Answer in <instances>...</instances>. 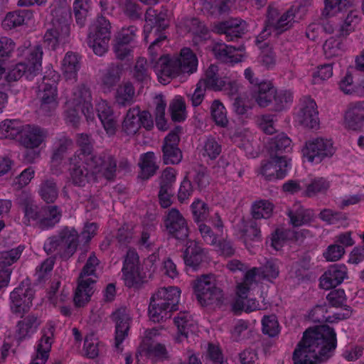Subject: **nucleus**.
<instances>
[{"mask_svg": "<svg viewBox=\"0 0 364 364\" xmlns=\"http://www.w3.org/2000/svg\"><path fill=\"white\" fill-rule=\"evenodd\" d=\"M336 344V334L333 328L328 325L309 328L293 353L294 363L319 364L331 355Z\"/></svg>", "mask_w": 364, "mask_h": 364, "instance_id": "obj_1", "label": "nucleus"}, {"mask_svg": "<svg viewBox=\"0 0 364 364\" xmlns=\"http://www.w3.org/2000/svg\"><path fill=\"white\" fill-rule=\"evenodd\" d=\"M167 16V9L158 12L155 9L149 8L145 14L146 23L144 27V40L148 42V39L150 36L154 38L153 41L149 47V52L151 55L150 61L151 63L153 64L154 70V65L160 58H157V51L155 50V47L157 46L160 42L166 38L163 31L168 26Z\"/></svg>", "mask_w": 364, "mask_h": 364, "instance_id": "obj_2", "label": "nucleus"}, {"mask_svg": "<svg viewBox=\"0 0 364 364\" xmlns=\"http://www.w3.org/2000/svg\"><path fill=\"white\" fill-rule=\"evenodd\" d=\"M198 67V58L189 48H183L178 56L170 58L161 56L154 65L155 71L165 76L176 77L181 73H193Z\"/></svg>", "mask_w": 364, "mask_h": 364, "instance_id": "obj_3", "label": "nucleus"}, {"mask_svg": "<svg viewBox=\"0 0 364 364\" xmlns=\"http://www.w3.org/2000/svg\"><path fill=\"white\" fill-rule=\"evenodd\" d=\"M181 291L178 287L161 288L150 299L149 316L154 322L166 319L168 313L178 309Z\"/></svg>", "mask_w": 364, "mask_h": 364, "instance_id": "obj_4", "label": "nucleus"}, {"mask_svg": "<svg viewBox=\"0 0 364 364\" xmlns=\"http://www.w3.org/2000/svg\"><path fill=\"white\" fill-rule=\"evenodd\" d=\"M80 242V235L72 227L65 226L58 234L48 238L44 250L48 254L55 253L63 259H68L76 252Z\"/></svg>", "mask_w": 364, "mask_h": 364, "instance_id": "obj_5", "label": "nucleus"}, {"mask_svg": "<svg viewBox=\"0 0 364 364\" xmlns=\"http://www.w3.org/2000/svg\"><path fill=\"white\" fill-rule=\"evenodd\" d=\"M251 96L260 107L274 105V110L280 111L292 101V93L287 90L278 92L269 81H262L251 87Z\"/></svg>", "mask_w": 364, "mask_h": 364, "instance_id": "obj_6", "label": "nucleus"}, {"mask_svg": "<svg viewBox=\"0 0 364 364\" xmlns=\"http://www.w3.org/2000/svg\"><path fill=\"white\" fill-rule=\"evenodd\" d=\"M100 261L95 253L92 252L83 267L78 278V285L74 296V302L76 306L82 307L90 300L94 293V284L95 280L89 276H95L96 267Z\"/></svg>", "mask_w": 364, "mask_h": 364, "instance_id": "obj_7", "label": "nucleus"}, {"mask_svg": "<svg viewBox=\"0 0 364 364\" xmlns=\"http://www.w3.org/2000/svg\"><path fill=\"white\" fill-rule=\"evenodd\" d=\"M194 294L202 306H220L225 298L223 291L215 283L212 274H203L191 282Z\"/></svg>", "mask_w": 364, "mask_h": 364, "instance_id": "obj_8", "label": "nucleus"}, {"mask_svg": "<svg viewBox=\"0 0 364 364\" xmlns=\"http://www.w3.org/2000/svg\"><path fill=\"white\" fill-rule=\"evenodd\" d=\"M52 20V27L44 35V43L52 50L59 44L68 42L70 33V13L65 9L55 10Z\"/></svg>", "mask_w": 364, "mask_h": 364, "instance_id": "obj_9", "label": "nucleus"}, {"mask_svg": "<svg viewBox=\"0 0 364 364\" xmlns=\"http://www.w3.org/2000/svg\"><path fill=\"white\" fill-rule=\"evenodd\" d=\"M43 51L41 46H36L28 50V63H19L9 70L5 81L10 83L18 80L23 75L27 78L36 75L41 68Z\"/></svg>", "mask_w": 364, "mask_h": 364, "instance_id": "obj_10", "label": "nucleus"}, {"mask_svg": "<svg viewBox=\"0 0 364 364\" xmlns=\"http://www.w3.org/2000/svg\"><path fill=\"white\" fill-rule=\"evenodd\" d=\"M90 162L80 158L68 159V171L72 183L79 187H84L95 178L94 169Z\"/></svg>", "mask_w": 364, "mask_h": 364, "instance_id": "obj_11", "label": "nucleus"}, {"mask_svg": "<svg viewBox=\"0 0 364 364\" xmlns=\"http://www.w3.org/2000/svg\"><path fill=\"white\" fill-rule=\"evenodd\" d=\"M92 97L90 87L82 83L75 86L68 97L66 106L77 107L81 109L82 113L86 119L94 118V109L92 103Z\"/></svg>", "mask_w": 364, "mask_h": 364, "instance_id": "obj_12", "label": "nucleus"}, {"mask_svg": "<svg viewBox=\"0 0 364 364\" xmlns=\"http://www.w3.org/2000/svg\"><path fill=\"white\" fill-rule=\"evenodd\" d=\"M34 291L28 281H23L11 292V309L13 313L21 314L26 312L32 305Z\"/></svg>", "mask_w": 364, "mask_h": 364, "instance_id": "obj_13", "label": "nucleus"}, {"mask_svg": "<svg viewBox=\"0 0 364 364\" xmlns=\"http://www.w3.org/2000/svg\"><path fill=\"white\" fill-rule=\"evenodd\" d=\"M164 225L168 234L176 240H184L188 237L187 222L178 209L171 208L168 210Z\"/></svg>", "mask_w": 364, "mask_h": 364, "instance_id": "obj_14", "label": "nucleus"}, {"mask_svg": "<svg viewBox=\"0 0 364 364\" xmlns=\"http://www.w3.org/2000/svg\"><path fill=\"white\" fill-rule=\"evenodd\" d=\"M176 180V171L171 167L166 168L159 178V191L158 194L161 206L164 208L169 207L173 196V186Z\"/></svg>", "mask_w": 364, "mask_h": 364, "instance_id": "obj_15", "label": "nucleus"}, {"mask_svg": "<svg viewBox=\"0 0 364 364\" xmlns=\"http://www.w3.org/2000/svg\"><path fill=\"white\" fill-rule=\"evenodd\" d=\"M334 153L333 144L330 140L316 139L306 144L304 155L308 161L318 164L326 157H331Z\"/></svg>", "mask_w": 364, "mask_h": 364, "instance_id": "obj_16", "label": "nucleus"}, {"mask_svg": "<svg viewBox=\"0 0 364 364\" xmlns=\"http://www.w3.org/2000/svg\"><path fill=\"white\" fill-rule=\"evenodd\" d=\"M246 22L238 18H230L215 23L212 31L218 34L225 36L227 41H233L240 38L245 33Z\"/></svg>", "mask_w": 364, "mask_h": 364, "instance_id": "obj_17", "label": "nucleus"}, {"mask_svg": "<svg viewBox=\"0 0 364 364\" xmlns=\"http://www.w3.org/2000/svg\"><path fill=\"white\" fill-rule=\"evenodd\" d=\"M90 164L95 173H102L108 181L114 180L117 165L114 156L112 154L105 152L97 154Z\"/></svg>", "mask_w": 364, "mask_h": 364, "instance_id": "obj_18", "label": "nucleus"}, {"mask_svg": "<svg viewBox=\"0 0 364 364\" xmlns=\"http://www.w3.org/2000/svg\"><path fill=\"white\" fill-rule=\"evenodd\" d=\"M276 14V10L269 9L267 23L259 34V38H263L269 36L272 29L276 31L277 33H281L292 26L294 15L291 10L283 14L277 21L274 18V15Z\"/></svg>", "mask_w": 364, "mask_h": 364, "instance_id": "obj_19", "label": "nucleus"}, {"mask_svg": "<svg viewBox=\"0 0 364 364\" xmlns=\"http://www.w3.org/2000/svg\"><path fill=\"white\" fill-rule=\"evenodd\" d=\"M299 122L309 129H317L319 127L318 112L316 102L309 97H305L301 101L298 114Z\"/></svg>", "mask_w": 364, "mask_h": 364, "instance_id": "obj_20", "label": "nucleus"}, {"mask_svg": "<svg viewBox=\"0 0 364 364\" xmlns=\"http://www.w3.org/2000/svg\"><path fill=\"white\" fill-rule=\"evenodd\" d=\"M47 136L45 129L35 124H25L19 141L26 148L34 149L45 141Z\"/></svg>", "mask_w": 364, "mask_h": 364, "instance_id": "obj_21", "label": "nucleus"}, {"mask_svg": "<svg viewBox=\"0 0 364 364\" xmlns=\"http://www.w3.org/2000/svg\"><path fill=\"white\" fill-rule=\"evenodd\" d=\"M289 162L287 157H270L261 166V174L269 181L283 178L287 172Z\"/></svg>", "mask_w": 364, "mask_h": 364, "instance_id": "obj_22", "label": "nucleus"}, {"mask_svg": "<svg viewBox=\"0 0 364 364\" xmlns=\"http://www.w3.org/2000/svg\"><path fill=\"white\" fill-rule=\"evenodd\" d=\"M55 327L52 324L47 325L42 330V337L36 349V355L31 364H46L53 342Z\"/></svg>", "mask_w": 364, "mask_h": 364, "instance_id": "obj_23", "label": "nucleus"}, {"mask_svg": "<svg viewBox=\"0 0 364 364\" xmlns=\"http://www.w3.org/2000/svg\"><path fill=\"white\" fill-rule=\"evenodd\" d=\"M111 318L115 323V346L119 348V345L128 336L131 317L127 309L122 307L113 312Z\"/></svg>", "mask_w": 364, "mask_h": 364, "instance_id": "obj_24", "label": "nucleus"}, {"mask_svg": "<svg viewBox=\"0 0 364 364\" xmlns=\"http://www.w3.org/2000/svg\"><path fill=\"white\" fill-rule=\"evenodd\" d=\"M180 137L175 134H168L162 146L163 161L165 164H178L182 159V152L178 145Z\"/></svg>", "mask_w": 364, "mask_h": 364, "instance_id": "obj_25", "label": "nucleus"}, {"mask_svg": "<svg viewBox=\"0 0 364 364\" xmlns=\"http://www.w3.org/2000/svg\"><path fill=\"white\" fill-rule=\"evenodd\" d=\"M346 127L354 131L364 125V101L350 103L345 113Z\"/></svg>", "mask_w": 364, "mask_h": 364, "instance_id": "obj_26", "label": "nucleus"}, {"mask_svg": "<svg viewBox=\"0 0 364 364\" xmlns=\"http://www.w3.org/2000/svg\"><path fill=\"white\" fill-rule=\"evenodd\" d=\"M97 116L109 136H114L118 128V121L112 109L106 101H101L96 106Z\"/></svg>", "mask_w": 364, "mask_h": 364, "instance_id": "obj_27", "label": "nucleus"}, {"mask_svg": "<svg viewBox=\"0 0 364 364\" xmlns=\"http://www.w3.org/2000/svg\"><path fill=\"white\" fill-rule=\"evenodd\" d=\"M347 275L345 265L331 266L321 277L320 286L325 289L334 288L342 283Z\"/></svg>", "mask_w": 364, "mask_h": 364, "instance_id": "obj_28", "label": "nucleus"}, {"mask_svg": "<svg viewBox=\"0 0 364 364\" xmlns=\"http://www.w3.org/2000/svg\"><path fill=\"white\" fill-rule=\"evenodd\" d=\"M204 257L205 250L198 242L195 240L186 242L183 255L186 266L196 269L203 262Z\"/></svg>", "mask_w": 364, "mask_h": 364, "instance_id": "obj_29", "label": "nucleus"}, {"mask_svg": "<svg viewBox=\"0 0 364 364\" xmlns=\"http://www.w3.org/2000/svg\"><path fill=\"white\" fill-rule=\"evenodd\" d=\"M241 223L242 226L240 228V232L246 245L252 246V243H258L262 241L260 227L257 220L252 218L247 220L242 219Z\"/></svg>", "mask_w": 364, "mask_h": 364, "instance_id": "obj_30", "label": "nucleus"}, {"mask_svg": "<svg viewBox=\"0 0 364 364\" xmlns=\"http://www.w3.org/2000/svg\"><path fill=\"white\" fill-rule=\"evenodd\" d=\"M290 223L299 227L311 223L314 219V213L311 209L305 208L300 203H294L287 211Z\"/></svg>", "mask_w": 364, "mask_h": 364, "instance_id": "obj_31", "label": "nucleus"}, {"mask_svg": "<svg viewBox=\"0 0 364 364\" xmlns=\"http://www.w3.org/2000/svg\"><path fill=\"white\" fill-rule=\"evenodd\" d=\"M62 218V211L58 205H45L41 208V218L37 225L42 230L53 228Z\"/></svg>", "mask_w": 364, "mask_h": 364, "instance_id": "obj_32", "label": "nucleus"}, {"mask_svg": "<svg viewBox=\"0 0 364 364\" xmlns=\"http://www.w3.org/2000/svg\"><path fill=\"white\" fill-rule=\"evenodd\" d=\"M76 144L78 149L70 157L80 158L90 162L97 155L94 153L93 142L90 135L78 134Z\"/></svg>", "mask_w": 364, "mask_h": 364, "instance_id": "obj_33", "label": "nucleus"}, {"mask_svg": "<svg viewBox=\"0 0 364 364\" xmlns=\"http://www.w3.org/2000/svg\"><path fill=\"white\" fill-rule=\"evenodd\" d=\"M291 139L284 133L272 138L268 144L269 157H287L283 154L291 151Z\"/></svg>", "mask_w": 364, "mask_h": 364, "instance_id": "obj_34", "label": "nucleus"}, {"mask_svg": "<svg viewBox=\"0 0 364 364\" xmlns=\"http://www.w3.org/2000/svg\"><path fill=\"white\" fill-rule=\"evenodd\" d=\"M41 321L34 314H28L23 319L19 321L16 325L15 338L21 342L29 337L40 325Z\"/></svg>", "mask_w": 364, "mask_h": 364, "instance_id": "obj_35", "label": "nucleus"}, {"mask_svg": "<svg viewBox=\"0 0 364 364\" xmlns=\"http://www.w3.org/2000/svg\"><path fill=\"white\" fill-rule=\"evenodd\" d=\"M38 193L44 202L53 203L59 194L56 179L52 177H45L39 185Z\"/></svg>", "mask_w": 364, "mask_h": 364, "instance_id": "obj_36", "label": "nucleus"}, {"mask_svg": "<svg viewBox=\"0 0 364 364\" xmlns=\"http://www.w3.org/2000/svg\"><path fill=\"white\" fill-rule=\"evenodd\" d=\"M245 50L243 46H239L236 48L232 46H227L223 43H218L214 46L213 51L215 57L224 62L238 63L241 61V55L235 54V51H242Z\"/></svg>", "mask_w": 364, "mask_h": 364, "instance_id": "obj_37", "label": "nucleus"}, {"mask_svg": "<svg viewBox=\"0 0 364 364\" xmlns=\"http://www.w3.org/2000/svg\"><path fill=\"white\" fill-rule=\"evenodd\" d=\"M80 58L76 53L68 52L63 60V74L67 80H76L80 68Z\"/></svg>", "mask_w": 364, "mask_h": 364, "instance_id": "obj_38", "label": "nucleus"}, {"mask_svg": "<svg viewBox=\"0 0 364 364\" xmlns=\"http://www.w3.org/2000/svg\"><path fill=\"white\" fill-rule=\"evenodd\" d=\"M135 88L132 82H125L118 86L114 94L115 102L119 107L129 106L134 102Z\"/></svg>", "mask_w": 364, "mask_h": 364, "instance_id": "obj_39", "label": "nucleus"}, {"mask_svg": "<svg viewBox=\"0 0 364 364\" xmlns=\"http://www.w3.org/2000/svg\"><path fill=\"white\" fill-rule=\"evenodd\" d=\"M23 128L24 125L20 121L4 120L0 124V137L19 141Z\"/></svg>", "mask_w": 364, "mask_h": 364, "instance_id": "obj_40", "label": "nucleus"}, {"mask_svg": "<svg viewBox=\"0 0 364 364\" xmlns=\"http://www.w3.org/2000/svg\"><path fill=\"white\" fill-rule=\"evenodd\" d=\"M125 285L129 288L139 289L147 282L145 272L141 270L140 266L134 269L122 270Z\"/></svg>", "mask_w": 364, "mask_h": 364, "instance_id": "obj_41", "label": "nucleus"}, {"mask_svg": "<svg viewBox=\"0 0 364 364\" xmlns=\"http://www.w3.org/2000/svg\"><path fill=\"white\" fill-rule=\"evenodd\" d=\"M139 114V107L130 108L127 111L122 123V131L127 135H134L140 129Z\"/></svg>", "mask_w": 364, "mask_h": 364, "instance_id": "obj_42", "label": "nucleus"}, {"mask_svg": "<svg viewBox=\"0 0 364 364\" xmlns=\"http://www.w3.org/2000/svg\"><path fill=\"white\" fill-rule=\"evenodd\" d=\"M203 84L205 87L215 91L222 90L227 85L226 82L219 77L218 68L214 64H211L207 69Z\"/></svg>", "mask_w": 364, "mask_h": 364, "instance_id": "obj_43", "label": "nucleus"}, {"mask_svg": "<svg viewBox=\"0 0 364 364\" xmlns=\"http://www.w3.org/2000/svg\"><path fill=\"white\" fill-rule=\"evenodd\" d=\"M174 323L177 326L178 333L185 337H188L189 333H193L197 329L194 320L186 312H180L174 318Z\"/></svg>", "mask_w": 364, "mask_h": 364, "instance_id": "obj_44", "label": "nucleus"}, {"mask_svg": "<svg viewBox=\"0 0 364 364\" xmlns=\"http://www.w3.org/2000/svg\"><path fill=\"white\" fill-rule=\"evenodd\" d=\"M139 164L141 168L139 177L144 180L154 176L159 168L156 164V157L154 152H147L143 154Z\"/></svg>", "mask_w": 364, "mask_h": 364, "instance_id": "obj_45", "label": "nucleus"}, {"mask_svg": "<svg viewBox=\"0 0 364 364\" xmlns=\"http://www.w3.org/2000/svg\"><path fill=\"white\" fill-rule=\"evenodd\" d=\"M274 205L267 200L255 201L251 207V215L255 220L268 219L273 213Z\"/></svg>", "mask_w": 364, "mask_h": 364, "instance_id": "obj_46", "label": "nucleus"}, {"mask_svg": "<svg viewBox=\"0 0 364 364\" xmlns=\"http://www.w3.org/2000/svg\"><path fill=\"white\" fill-rule=\"evenodd\" d=\"M90 0H75L73 10L76 23L80 27L85 26L90 10Z\"/></svg>", "mask_w": 364, "mask_h": 364, "instance_id": "obj_47", "label": "nucleus"}, {"mask_svg": "<svg viewBox=\"0 0 364 364\" xmlns=\"http://www.w3.org/2000/svg\"><path fill=\"white\" fill-rule=\"evenodd\" d=\"M73 145V141L67 136H61L55 141L51 156V162L58 165L63 159L69 148Z\"/></svg>", "mask_w": 364, "mask_h": 364, "instance_id": "obj_48", "label": "nucleus"}, {"mask_svg": "<svg viewBox=\"0 0 364 364\" xmlns=\"http://www.w3.org/2000/svg\"><path fill=\"white\" fill-rule=\"evenodd\" d=\"M88 36L94 38H104L109 39L111 38V24L109 20L105 16H100L97 18L93 28L90 31Z\"/></svg>", "mask_w": 364, "mask_h": 364, "instance_id": "obj_49", "label": "nucleus"}, {"mask_svg": "<svg viewBox=\"0 0 364 364\" xmlns=\"http://www.w3.org/2000/svg\"><path fill=\"white\" fill-rule=\"evenodd\" d=\"M330 188V182L324 178H317L306 186L303 195L306 197H314L318 193H326Z\"/></svg>", "mask_w": 364, "mask_h": 364, "instance_id": "obj_50", "label": "nucleus"}, {"mask_svg": "<svg viewBox=\"0 0 364 364\" xmlns=\"http://www.w3.org/2000/svg\"><path fill=\"white\" fill-rule=\"evenodd\" d=\"M122 70L121 64H112L102 77V84L108 88L115 86L121 79Z\"/></svg>", "mask_w": 364, "mask_h": 364, "instance_id": "obj_51", "label": "nucleus"}, {"mask_svg": "<svg viewBox=\"0 0 364 364\" xmlns=\"http://www.w3.org/2000/svg\"><path fill=\"white\" fill-rule=\"evenodd\" d=\"M146 357L153 362L163 361L168 359V352L161 343L149 344L144 350Z\"/></svg>", "mask_w": 364, "mask_h": 364, "instance_id": "obj_52", "label": "nucleus"}, {"mask_svg": "<svg viewBox=\"0 0 364 364\" xmlns=\"http://www.w3.org/2000/svg\"><path fill=\"white\" fill-rule=\"evenodd\" d=\"M229 6L225 0H203V11L212 16H220L229 11Z\"/></svg>", "mask_w": 364, "mask_h": 364, "instance_id": "obj_53", "label": "nucleus"}, {"mask_svg": "<svg viewBox=\"0 0 364 364\" xmlns=\"http://www.w3.org/2000/svg\"><path fill=\"white\" fill-rule=\"evenodd\" d=\"M28 11H18L10 12L6 14L2 21V26L6 30H11L24 23L25 18L28 15Z\"/></svg>", "mask_w": 364, "mask_h": 364, "instance_id": "obj_54", "label": "nucleus"}, {"mask_svg": "<svg viewBox=\"0 0 364 364\" xmlns=\"http://www.w3.org/2000/svg\"><path fill=\"white\" fill-rule=\"evenodd\" d=\"M191 209L193 219L196 223L205 221L209 215L208 205L200 199H196L191 204Z\"/></svg>", "mask_w": 364, "mask_h": 364, "instance_id": "obj_55", "label": "nucleus"}, {"mask_svg": "<svg viewBox=\"0 0 364 364\" xmlns=\"http://www.w3.org/2000/svg\"><path fill=\"white\" fill-rule=\"evenodd\" d=\"M51 96L58 97L56 80L44 76L42 83L39 85L38 97L40 100H45Z\"/></svg>", "mask_w": 364, "mask_h": 364, "instance_id": "obj_56", "label": "nucleus"}, {"mask_svg": "<svg viewBox=\"0 0 364 364\" xmlns=\"http://www.w3.org/2000/svg\"><path fill=\"white\" fill-rule=\"evenodd\" d=\"M211 116L215 124L225 127L228 124L225 108L219 100H214L210 107Z\"/></svg>", "mask_w": 364, "mask_h": 364, "instance_id": "obj_57", "label": "nucleus"}, {"mask_svg": "<svg viewBox=\"0 0 364 364\" xmlns=\"http://www.w3.org/2000/svg\"><path fill=\"white\" fill-rule=\"evenodd\" d=\"M352 4V0H325V8L322 15H333L337 11H342L345 8L350 7Z\"/></svg>", "mask_w": 364, "mask_h": 364, "instance_id": "obj_58", "label": "nucleus"}, {"mask_svg": "<svg viewBox=\"0 0 364 364\" xmlns=\"http://www.w3.org/2000/svg\"><path fill=\"white\" fill-rule=\"evenodd\" d=\"M23 250V247L18 246L9 251L0 252V269H6V266H10L16 262L19 259Z\"/></svg>", "mask_w": 364, "mask_h": 364, "instance_id": "obj_59", "label": "nucleus"}, {"mask_svg": "<svg viewBox=\"0 0 364 364\" xmlns=\"http://www.w3.org/2000/svg\"><path fill=\"white\" fill-rule=\"evenodd\" d=\"M323 48L324 54L328 58L341 55L343 50L341 41L333 37H331L325 41Z\"/></svg>", "mask_w": 364, "mask_h": 364, "instance_id": "obj_60", "label": "nucleus"}, {"mask_svg": "<svg viewBox=\"0 0 364 364\" xmlns=\"http://www.w3.org/2000/svg\"><path fill=\"white\" fill-rule=\"evenodd\" d=\"M259 304L255 299H236L232 304V310L235 312H240L245 311V312H251L256 310H259Z\"/></svg>", "mask_w": 364, "mask_h": 364, "instance_id": "obj_61", "label": "nucleus"}, {"mask_svg": "<svg viewBox=\"0 0 364 364\" xmlns=\"http://www.w3.org/2000/svg\"><path fill=\"white\" fill-rule=\"evenodd\" d=\"M262 332L270 337L279 333V323L275 315L264 316L262 321Z\"/></svg>", "mask_w": 364, "mask_h": 364, "instance_id": "obj_62", "label": "nucleus"}, {"mask_svg": "<svg viewBox=\"0 0 364 364\" xmlns=\"http://www.w3.org/2000/svg\"><path fill=\"white\" fill-rule=\"evenodd\" d=\"M109 39L87 36V44L99 56L103 55L108 50Z\"/></svg>", "mask_w": 364, "mask_h": 364, "instance_id": "obj_63", "label": "nucleus"}, {"mask_svg": "<svg viewBox=\"0 0 364 364\" xmlns=\"http://www.w3.org/2000/svg\"><path fill=\"white\" fill-rule=\"evenodd\" d=\"M186 105L182 99L174 100L169 105L171 119L174 122H181L185 119Z\"/></svg>", "mask_w": 364, "mask_h": 364, "instance_id": "obj_64", "label": "nucleus"}]
</instances>
